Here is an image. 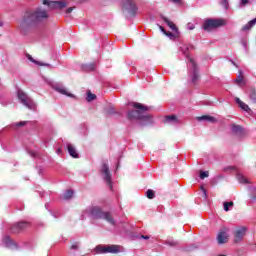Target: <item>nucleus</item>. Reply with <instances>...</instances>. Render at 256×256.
I'll return each mask as SVG.
<instances>
[{
  "label": "nucleus",
  "mask_w": 256,
  "mask_h": 256,
  "mask_svg": "<svg viewBox=\"0 0 256 256\" xmlns=\"http://www.w3.org/2000/svg\"><path fill=\"white\" fill-rule=\"evenodd\" d=\"M49 19V12L43 8H37L34 11L26 12L23 20L21 21V27H31L37 25V23H43Z\"/></svg>",
  "instance_id": "1"
},
{
  "label": "nucleus",
  "mask_w": 256,
  "mask_h": 256,
  "mask_svg": "<svg viewBox=\"0 0 256 256\" xmlns=\"http://www.w3.org/2000/svg\"><path fill=\"white\" fill-rule=\"evenodd\" d=\"M133 107L136 110L129 111L127 114V117L130 119V121L136 119L141 121V125H149L153 123V117L147 113V111H149V107L137 102L133 103Z\"/></svg>",
  "instance_id": "2"
},
{
  "label": "nucleus",
  "mask_w": 256,
  "mask_h": 256,
  "mask_svg": "<svg viewBox=\"0 0 256 256\" xmlns=\"http://www.w3.org/2000/svg\"><path fill=\"white\" fill-rule=\"evenodd\" d=\"M82 219H87V217H91L92 219H104L110 225L115 226V219L111 216L110 212H103L101 207L99 206H89L82 212Z\"/></svg>",
  "instance_id": "3"
},
{
  "label": "nucleus",
  "mask_w": 256,
  "mask_h": 256,
  "mask_svg": "<svg viewBox=\"0 0 256 256\" xmlns=\"http://www.w3.org/2000/svg\"><path fill=\"white\" fill-rule=\"evenodd\" d=\"M191 49H193V46L189 44H182V47H180V51L183 53V55L187 59L191 81L195 85L197 81H199V68H197V64L195 63V60H193V58L189 56V51H191Z\"/></svg>",
  "instance_id": "4"
},
{
  "label": "nucleus",
  "mask_w": 256,
  "mask_h": 256,
  "mask_svg": "<svg viewBox=\"0 0 256 256\" xmlns=\"http://www.w3.org/2000/svg\"><path fill=\"white\" fill-rule=\"evenodd\" d=\"M17 97L18 101H20L24 107H27V109H31L32 111L37 109V104H35V101H33V99H31V97H29V95H27V93H25L23 90H17Z\"/></svg>",
  "instance_id": "5"
},
{
  "label": "nucleus",
  "mask_w": 256,
  "mask_h": 256,
  "mask_svg": "<svg viewBox=\"0 0 256 256\" xmlns=\"http://www.w3.org/2000/svg\"><path fill=\"white\" fill-rule=\"evenodd\" d=\"M95 253L106 254V253H121V246L119 245H97L94 248Z\"/></svg>",
  "instance_id": "6"
},
{
  "label": "nucleus",
  "mask_w": 256,
  "mask_h": 256,
  "mask_svg": "<svg viewBox=\"0 0 256 256\" xmlns=\"http://www.w3.org/2000/svg\"><path fill=\"white\" fill-rule=\"evenodd\" d=\"M225 25V20L223 19H207L203 24L204 31H212V29H217V27H223Z\"/></svg>",
  "instance_id": "7"
},
{
  "label": "nucleus",
  "mask_w": 256,
  "mask_h": 256,
  "mask_svg": "<svg viewBox=\"0 0 256 256\" xmlns=\"http://www.w3.org/2000/svg\"><path fill=\"white\" fill-rule=\"evenodd\" d=\"M100 173L102 175L103 181L110 187V189H113V180L111 177V171L109 170V165L102 164Z\"/></svg>",
  "instance_id": "8"
},
{
  "label": "nucleus",
  "mask_w": 256,
  "mask_h": 256,
  "mask_svg": "<svg viewBox=\"0 0 256 256\" xmlns=\"http://www.w3.org/2000/svg\"><path fill=\"white\" fill-rule=\"evenodd\" d=\"M123 11L134 17L137 15V5L133 0H122Z\"/></svg>",
  "instance_id": "9"
},
{
  "label": "nucleus",
  "mask_w": 256,
  "mask_h": 256,
  "mask_svg": "<svg viewBox=\"0 0 256 256\" xmlns=\"http://www.w3.org/2000/svg\"><path fill=\"white\" fill-rule=\"evenodd\" d=\"M247 234V227L240 226L234 230V243H241Z\"/></svg>",
  "instance_id": "10"
},
{
  "label": "nucleus",
  "mask_w": 256,
  "mask_h": 256,
  "mask_svg": "<svg viewBox=\"0 0 256 256\" xmlns=\"http://www.w3.org/2000/svg\"><path fill=\"white\" fill-rule=\"evenodd\" d=\"M2 245L3 247H6L7 249H18L19 246L13 239H11V236L5 235L2 237Z\"/></svg>",
  "instance_id": "11"
},
{
  "label": "nucleus",
  "mask_w": 256,
  "mask_h": 256,
  "mask_svg": "<svg viewBox=\"0 0 256 256\" xmlns=\"http://www.w3.org/2000/svg\"><path fill=\"white\" fill-rule=\"evenodd\" d=\"M52 89H54V91H56L57 93H60V95H66V97H75V95L69 93V91H67V88H65V86H63V84L61 83H57L54 84L52 86Z\"/></svg>",
  "instance_id": "12"
},
{
  "label": "nucleus",
  "mask_w": 256,
  "mask_h": 256,
  "mask_svg": "<svg viewBox=\"0 0 256 256\" xmlns=\"http://www.w3.org/2000/svg\"><path fill=\"white\" fill-rule=\"evenodd\" d=\"M232 135H235L236 137H244L245 136V129L241 125L232 124L230 126Z\"/></svg>",
  "instance_id": "13"
},
{
  "label": "nucleus",
  "mask_w": 256,
  "mask_h": 256,
  "mask_svg": "<svg viewBox=\"0 0 256 256\" xmlns=\"http://www.w3.org/2000/svg\"><path fill=\"white\" fill-rule=\"evenodd\" d=\"M29 227V222H19L15 223L10 227L11 233H20L23 229H27Z\"/></svg>",
  "instance_id": "14"
},
{
  "label": "nucleus",
  "mask_w": 256,
  "mask_h": 256,
  "mask_svg": "<svg viewBox=\"0 0 256 256\" xmlns=\"http://www.w3.org/2000/svg\"><path fill=\"white\" fill-rule=\"evenodd\" d=\"M228 231L229 230L227 228H223L219 231L217 235V241L219 245H223L229 239V234H227Z\"/></svg>",
  "instance_id": "15"
},
{
  "label": "nucleus",
  "mask_w": 256,
  "mask_h": 256,
  "mask_svg": "<svg viewBox=\"0 0 256 256\" xmlns=\"http://www.w3.org/2000/svg\"><path fill=\"white\" fill-rule=\"evenodd\" d=\"M67 149L70 157H73L74 159H77V157H79L77 149H75V146H73V144H67Z\"/></svg>",
  "instance_id": "16"
},
{
  "label": "nucleus",
  "mask_w": 256,
  "mask_h": 256,
  "mask_svg": "<svg viewBox=\"0 0 256 256\" xmlns=\"http://www.w3.org/2000/svg\"><path fill=\"white\" fill-rule=\"evenodd\" d=\"M197 121H207L208 123H217V119L210 115L197 117Z\"/></svg>",
  "instance_id": "17"
},
{
  "label": "nucleus",
  "mask_w": 256,
  "mask_h": 256,
  "mask_svg": "<svg viewBox=\"0 0 256 256\" xmlns=\"http://www.w3.org/2000/svg\"><path fill=\"white\" fill-rule=\"evenodd\" d=\"M237 105L242 109L243 111H246V113H249L251 111V108H249V105L245 104V102L241 101V99L236 98L235 99Z\"/></svg>",
  "instance_id": "18"
},
{
  "label": "nucleus",
  "mask_w": 256,
  "mask_h": 256,
  "mask_svg": "<svg viewBox=\"0 0 256 256\" xmlns=\"http://www.w3.org/2000/svg\"><path fill=\"white\" fill-rule=\"evenodd\" d=\"M236 179L239 183H242V185H248L249 183H251L249 179H247V177L240 173L236 175Z\"/></svg>",
  "instance_id": "19"
},
{
  "label": "nucleus",
  "mask_w": 256,
  "mask_h": 256,
  "mask_svg": "<svg viewBox=\"0 0 256 256\" xmlns=\"http://www.w3.org/2000/svg\"><path fill=\"white\" fill-rule=\"evenodd\" d=\"M165 122L171 123L172 125H177V123H179V120L177 119V116L170 115L165 117Z\"/></svg>",
  "instance_id": "20"
},
{
  "label": "nucleus",
  "mask_w": 256,
  "mask_h": 256,
  "mask_svg": "<svg viewBox=\"0 0 256 256\" xmlns=\"http://www.w3.org/2000/svg\"><path fill=\"white\" fill-rule=\"evenodd\" d=\"M248 189H249L250 201L252 203H256V188L249 187Z\"/></svg>",
  "instance_id": "21"
},
{
  "label": "nucleus",
  "mask_w": 256,
  "mask_h": 256,
  "mask_svg": "<svg viewBox=\"0 0 256 256\" xmlns=\"http://www.w3.org/2000/svg\"><path fill=\"white\" fill-rule=\"evenodd\" d=\"M162 21H164V23H166V25H168V27H170L172 31H177V26H175L173 22L168 20L167 17L163 16Z\"/></svg>",
  "instance_id": "22"
},
{
  "label": "nucleus",
  "mask_w": 256,
  "mask_h": 256,
  "mask_svg": "<svg viewBox=\"0 0 256 256\" xmlns=\"http://www.w3.org/2000/svg\"><path fill=\"white\" fill-rule=\"evenodd\" d=\"M28 60L31 61L32 63H35L36 65H40L41 67H52L51 64L41 63L36 61L35 59H33V56L31 55H28Z\"/></svg>",
  "instance_id": "23"
},
{
  "label": "nucleus",
  "mask_w": 256,
  "mask_h": 256,
  "mask_svg": "<svg viewBox=\"0 0 256 256\" xmlns=\"http://www.w3.org/2000/svg\"><path fill=\"white\" fill-rule=\"evenodd\" d=\"M73 195H74L73 190H67L63 194V199H65V201H69V199H71L73 197Z\"/></svg>",
  "instance_id": "24"
},
{
  "label": "nucleus",
  "mask_w": 256,
  "mask_h": 256,
  "mask_svg": "<svg viewBox=\"0 0 256 256\" xmlns=\"http://www.w3.org/2000/svg\"><path fill=\"white\" fill-rule=\"evenodd\" d=\"M83 71H95V65L93 63L84 64L82 66Z\"/></svg>",
  "instance_id": "25"
},
{
  "label": "nucleus",
  "mask_w": 256,
  "mask_h": 256,
  "mask_svg": "<svg viewBox=\"0 0 256 256\" xmlns=\"http://www.w3.org/2000/svg\"><path fill=\"white\" fill-rule=\"evenodd\" d=\"M95 99H97V96L91 93V91H88L86 101L91 102V101H95Z\"/></svg>",
  "instance_id": "26"
},
{
  "label": "nucleus",
  "mask_w": 256,
  "mask_h": 256,
  "mask_svg": "<svg viewBox=\"0 0 256 256\" xmlns=\"http://www.w3.org/2000/svg\"><path fill=\"white\" fill-rule=\"evenodd\" d=\"M249 98H250V101H252V103H256V91L255 90L250 91Z\"/></svg>",
  "instance_id": "27"
},
{
  "label": "nucleus",
  "mask_w": 256,
  "mask_h": 256,
  "mask_svg": "<svg viewBox=\"0 0 256 256\" xmlns=\"http://www.w3.org/2000/svg\"><path fill=\"white\" fill-rule=\"evenodd\" d=\"M146 197H147L148 199H155V191H153V190H151V189L147 190V192H146Z\"/></svg>",
  "instance_id": "28"
},
{
  "label": "nucleus",
  "mask_w": 256,
  "mask_h": 256,
  "mask_svg": "<svg viewBox=\"0 0 256 256\" xmlns=\"http://www.w3.org/2000/svg\"><path fill=\"white\" fill-rule=\"evenodd\" d=\"M56 6H57V9H63L65 7H67V3L61 2V1H56Z\"/></svg>",
  "instance_id": "29"
},
{
  "label": "nucleus",
  "mask_w": 256,
  "mask_h": 256,
  "mask_svg": "<svg viewBox=\"0 0 256 256\" xmlns=\"http://www.w3.org/2000/svg\"><path fill=\"white\" fill-rule=\"evenodd\" d=\"M206 177H209V171H201L200 179H206Z\"/></svg>",
  "instance_id": "30"
},
{
  "label": "nucleus",
  "mask_w": 256,
  "mask_h": 256,
  "mask_svg": "<svg viewBox=\"0 0 256 256\" xmlns=\"http://www.w3.org/2000/svg\"><path fill=\"white\" fill-rule=\"evenodd\" d=\"M229 207H233V202H224V211H229Z\"/></svg>",
  "instance_id": "31"
},
{
  "label": "nucleus",
  "mask_w": 256,
  "mask_h": 256,
  "mask_svg": "<svg viewBox=\"0 0 256 256\" xmlns=\"http://www.w3.org/2000/svg\"><path fill=\"white\" fill-rule=\"evenodd\" d=\"M220 3L224 9H229V2L227 0H222Z\"/></svg>",
  "instance_id": "32"
},
{
  "label": "nucleus",
  "mask_w": 256,
  "mask_h": 256,
  "mask_svg": "<svg viewBox=\"0 0 256 256\" xmlns=\"http://www.w3.org/2000/svg\"><path fill=\"white\" fill-rule=\"evenodd\" d=\"M164 35H166V37H168L171 40L175 39V34H173L171 32L166 31V33H164Z\"/></svg>",
  "instance_id": "33"
},
{
  "label": "nucleus",
  "mask_w": 256,
  "mask_h": 256,
  "mask_svg": "<svg viewBox=\"0 0 256 256\" xmlns=\"http://www.w3.org/2000/svg\"><path fill=\"white\" fill-rule=\"evenodd\" d=\"M115 113V107L110 106L107 110L108 115H113Z\"/></svg>",
  "instance_id": "34"
},
{
  "label": "nucleus",
  "mask_w": 256,
  "mask_h": 256,
  "mask_svg": "<svg viewBox=\"0 0 256 256\" xmlns=\"http://www.w3.org/2000/svg\"><path fill=\"white\" fill-rule=\"evenodd\" d=\"M186 27H187L188 31H193V29H195V24L188 23Z\"/></svg>",
  "instance_id": "35"
},
{
  "label": "nucleus",
  "mask_w": 256,
  "mask_h": 256,
  "mask_svg": "<svg viewBox=\"0 0 256 256\" xmlns=\"http://www.w3.org/2000/svg\"><path fill=\"white\" fill-rule=\"evenodd\" d=\"M71 249H73V250L79 249V242L73 243V244L71 245Z\"/></svg>",
  "instance_id": "36"
},
{
  "label": "nucleus",
  "mask_w": 256,
  "mask_h": 256,
  "mask_svg": "<svg viewBox=\"0 0 256 256\" xmlns=\"http://www.w3.org/2000/svg\"><path fill=\"white\" fill-rule=\"evenodd\" d=\"M23 125H27L26 121L18 122L15 124L16 127H23Z\"/></svg>",
  "instance_id": "37"
},
{
  "label": "nucleus",
  "mask_w": 256,
  "mask_h": 256,
  "mask_svg": "<svg viewBox=\"0 0 256 256\" xmlns=\"http://www.w3.org/2000/svg\"><path fill=\"white\" fill-rule=\"evenodd\" d=\"M28 153L31 157H39V154H37V152L28 151Z\"/></svg>",
  "instance_id": "38"
},
{
  "label": "nucleus",
  "mask_w": 256,
  "mask_h": 256,
  "mask_svg": "<svg viewBox=\"0 0 256 256\" xmlns=\"http://www.w3.org/2000/svg\"><path fill=\"white\" fill-rule=\"evenodd\" d=\"M247 3H249V0H241L240 6L245 7V5H247Z\"/></svg>",
  "instance_id": "39"
},
{
  "label": "nucleus",
  "mask_w": 256,
  "mask_h": 256,
  "mask_svg": "<svg viewBox=\"0 0 256 256\" xmlns=\"http://www.w3.org/2000/svg\"><path fill=\"white\" fill-rule=\"evenodd\" d=\"M236 83H243V76L239 75L238 78L235 80Z\"/></svg>",
  "instance_id": "40"
},
{
  "label": "nucleus",
  "mask_w": 256,
  "mask_h": 256,
  "mask_svg": "<svg viewBox=\"0 0 256 256\" xmlns=\"http://www.w3.org/2000/svg\"><path fill=\"white\" fill-rule=\"evenodd\" d=\"M158 27H159V29H160V31L162 32V33H167V30H165V28L163 27V26H161V25H158Z\"/></svg>",
  "instance_id": "41"
},
{
  "label": "nucleus",
  "mask_w": 256,
  "mask_h": 256,
  "mask_svg": "<svg viewBox=\"0 0 256 256\" xmlns=\"http://www.w3.org/2000/svg\"><path fill=\"white\" fill-rule=\"evenodd\" d=\"M201 189H202V193H203L205 199H207V190H205V188H203V187H201Z\"/></svg>",
  "instance_id": "42"
},
{
  "label": "nucleus",
  "mask_w": 256,
  "mask_h": 256,
  "mask_svg": "<svg viewBox=\"0 0 256 256\" xmlns=\"http://www.w3.org/2000/svg\"><path fill=\"white\" fill-rule=\"evenodd\" d=\"M73 12V7H70L66 10V15H69L70 13Z\"/></svg>",
  "instance_id": "43"
},
{
  "label": "nucleus",
  "mask_w": 256,
  "mask_h": 256,
  "mask_svg": "<svg viewBox=\"0 0 256 256\" xmlns=\"http://www.w3.org/2000/svg\"><path fill=\"white\" fill-rule=\"evenodd\" d=\"M140 239H146V240H147V239H150V237L147 236V235H146V236H145V235H141V236H140Z\"/></svg>",
  "instance_id": "44"
},
{
  "label": "nucleus",
  "mask_w": 256,
  "mask_h": 256,
  "mask_svg": "<svg viewBox=\"0 0 256 256\" xmlns=\"http://www.w3.org/2000/svg\"><path fill=\"white\" fill-rule=\"evenodd\" d=\"M172 3H181V0H171Z\"/></svg>",
  "instance_id": "45"
},
{
  "label": "nucleus",
  "mask_w": 256,
  "mask_h": 256,
  "mask_svg": "<svg viewBox=\"0 0 256 256\" xmlns=\"http://www.w3.org/2000/svg\"><path fill=\"white\" fill-rule=\"evenodd\" d=\"M0 27H3V21L0 18Z\"/></svg>",
  "instance_id": "46"
},
{
  "label": "nucleus",
  "mask_w": 256,
  "mask_h": 256,
  "mask_svg": "<svg viewBox=\"0 0 256 256\" xmlns=\"http://www.w3.org/2000/svg\"><path fill=\"white\" fill-rule=\"evenodd\" d=\"M231 63H232V64H234L235 66H237V64H235V62H234V61H231Z\"/></svg>",
  "instance_id": "47"
},
{
  "label": "nucleus",
  "mask_w": 256,
  "mask_h": 256,
  "mask_svg": "<svg viewBox=\"0 0 256 256\" xmlns=\"http://www.w3.org/2000/svg\"><path fill=\"white\" fill-rule=\"evenodd\" d=\"M60 152H61V150H60V149H58V150H57V153H60Z\"/></svg>",
  "instance_id": "48"
},
{
  "label": "nucleus",
  "mask_w": 256,
  "mask_h": 256,
  "mask_svg": "<svg viewBox=\"0 0 256 256\" xmlns=\"http://www.w3.org/2000/svg\"><path fill=\"white\" fill-rule=\"evenodd\" d=\"M243 45H244V47H247V45L245 43Z\"/></svg>",
  "instance_id": "49"
},
{
  "label": "nucleus",
  "mask_w": 256,
  "mask_h": 256,
  "mask_svg": "<svg viewBox=\"0 0 256 256\" xmlns=\"http://www.w3.org/2000/svg\"><path fill=\"white\" fill-rule=\"evenodd\" d=\"M219 256H225V255L221 254V255H219Z\"/></svg>",
  "instance_id": "50"
},
{
  "label": "nucleus",
  "mask_w": 256,
  "mask_h": 256,
  "mask_svg": "<svg viewBox=\"0 0 256 256\" xmlns=\"http://www.w3.org/2000/svg\"><path fill=\"white\" fill-rule=\"evenodd\" d=\"M230 169H233V167H230Z\"/></svg>",
  "instance_id": "51"
}]
</instances>
